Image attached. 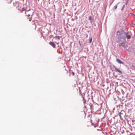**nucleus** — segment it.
<instances>
[{
    "label": "nucleus",
    "instance_id": "aec40b11",
    "mask_svg": "<svg viewBox=\"0 0 135 135\" xmlns=\"http://www.w3.org/2000/svg\"><path fill=\"white\" fill-rule=\"evenodd\" d=\"M124 8V6H123V8Z\"/></svg>",
    "mask_w": 135,
    "mask_h": 135
},
{
    "label": "nucleus",
    "instance_id": "20e7f679",
    "mask_svg": "<svg viewBox=\"0 0 135 135\" xmlns=\"http://www.w3.org/2000/svg\"><path fill=\"white\" fill-rule=\"evenodd\" d=\"M113 66L114 67V68H115V70L116 71L118 72L121 74H122V73L120 70L118 69L117 68H116L115 66Z\"/></svg>",
    "mask_w": 135,
    "mask_h": 135
},
{
    "label": "nucleus",
    "instance_id": "39448f33",
    "mask_svg": "<svg viewBox=\"0 0 135 135\" xmlns=\"http://www.w3.org/2000/svg\"><path fill=\"white\" fill-rule=\"evenodd\" d=\"M125 34H126V36L125 37L127 38L128 39H130L131 38V36L130 35H128V33H126Z\"/></svg>",
    "mask_w": 135,
    "mask_h": 135
},
{
    "label": "nucleus",
    "instance_id": "dca6fc26",
    "mask_svg": "<svg viewBox=\"0 0 135 135\" xmlns=\"http://www.w3.org/2000/svg\"><path fill=\"white\" fill-rule=\"evenodd\" d=\"M96 121V123H95V125H96L98 123V122L97 121Z\"/></svg>",
    "mask_w": 135,
    "mask_h": 135
},
{
    "label": "nucleus",
    "instance_id": "412c9836",
    "mask_svg": "<svg viewBox=\"0 0 135 135\" xmlns=\"http://www.w3.org/2000/svg\"><path fill=\"white\" fill-rule=\"evenodd\" d=\"M57 44H59V43H58H58H57Z\"/></svg>",
    "mask_w": 135,
    "mask_h": 135
},
{
    "label": "nucleus",
    "instance_id": "f257e3e1",
    "mask_svg": "<svg viewBox=\"0 0 135 135\" xmlns=\"http://www.w3.org/2000/svg\"><path fill=\"white\" fill-rule=\"evenodd\" d=\"M126 33L124 32L123 30H118L117 32V35L118 36V42H120V39L123 38V35L124 34H125Z\"/></svg>",
    "mask_w": 135,
    "mask_h": 135
},
{
    "label": "nucleus",
    "instance_id": "f3484780",
    "mask_svg": "<svg viewBox=\"0 0 135 135\" xmlns=\"http://www.w3.org/2000/svg\"><path fill=\"white\" fill-rule=\"evenodd\" d=\"M91 123H92V124L93 125H94V123H92V120H91Z\"/></svg>",
    "mask_w": 135,
    "mask_h": 135
},
{
    "label": "nucleus",
    "instance_id": "f8f14e48",
    "mask_svg": "<svg viewBox=\"0 0 135 135\" xmlns=\"http://www.w3.org/2000/svg\"><path fill=\"white\" fill-rule=\"evenodd\" d=\"M92 38H91L89 40V43H91V42L92 41Z\"/></svg>",
    "mask_w": 135,
    "mask_h": 135
},
{
    "label": "nucleus",
    "instance_id": "4468645a",
    "mask_svg": "<svg viewBox=\"0 0 135 135\" xmlns=\"http://www.w3.org/2000/svg\"><path fill=\"white\" fill-rule=\"evenodd\" d=\"M89 20H91V17H90V16L89 17Z\"/></svg>",
    "mask_w": 135,
    "mask_h": 135
},
{
    "label": "nucleus",
    "instance_id": "0eeeda50",
    "mask_svg": "<svg viewBox=\"0 0 135 135\" xmlns=\"http://www.w3.org/2000/svg\"><path fill=\"white\" fill-rule=\"evenodd\" d=\"M25 13L26 15V16L28 17H29L30 15V14H29V13H28V11H26L25 12Z\"/></svg>",
    "mask_w": 135,
    "mask_h": 135
},
{
    "label": "nucleus",
    "instance_id": "a211bd4d",
    "mask_svg": "<svg viewBox=\"0 0 135 135\" xmlns=\"http://www.w3.org/2000/svg\"><path fill=\"white\" fill-rule=\"evenodd\" d=\"M79 44L80 45H81V44H80V41H79Z\"/></svg>",
    "mask_w": 135,
    "mask_h": 135
},
{
    "label": "nucleus",
    "instance_id": "6e6552de",
    "mask_svg": "<svg viewBox=\"0 0 135 135\" xmlns=\"http://www.w3.org/2000/svg\"><path fill=\"white\" fill-rule=\"evenodd\" d=\"M54 38L56 39H58V40H60V37L59 36H56Z\"/></svg>",
    "mask_w": 135,
    "mask_h": 135
},
{
    "label": "nucleus",
    "instance_id": "f03ea898",
    "mask_svg": "<svg viewBox=\"0 0 135 135\" xmlns=\"http://www.w3.org/2000/svg\"><path fill=\"white\" fill-rule=\"evenodd\" d=\"M18 9L20 11H24L26 8V5L25 4L22 3H20L18 4Z\"/></svg>",
    "mask_w": 135,
    "mask_h": 135
},
{
    "label": "nucleus",
    "instance_id": "2eb2a0df",
    "mask_svg": "<svg viewBox=\"0 0 135 135\" xmlns=\"http://www.w3.org/2000/svg\"><path fill=\"white\" fill-rule=\"evenodd\" d=\"M72 74H73V76H74V75H75V74H74V72H72Z\"/></svg>",
    "mask_w": 135,
    "mask_h": 135
},
{
    "label": "nucleus",
    "instance_id": "7ed1b4c3",
    "mask_svg": "<svg viewBox=\"0 0 135 135\" xmlns=\"http://www.w3.org/2000/svg\"><path fill=\"white\" fill-rule=\"evenodd\" d=\"M49 44L52 46L53 48H55L56 47V45L54 42H49Z\"/></svg>",
    "mask_w": 135,
    "mask_h": 135
},
{
    "label": "nucleus",
    "instance_id": "9b49d317",
    "mask_svg": "<svg viewBox=\"0 0 135 135\" xmlns=\"http://www.w3.org/2000/svg\"><path fill=\"white\" fill-rule=\"evenodd\" d=\"M124 112L123 111H121V112L119 113V117H120V118H121V117H122V116H121V114H122V113H121L122 112Z\"/></svg>",
    "mask_w": 135,
    "mask_h": 135
},
{
    "label": "nucleus",
    "instance_id": "423d86ee",
    "mask_svg": "<svg viewBox=\"0 0 135 135\" xmlns=\"http://www.w3.org/2000/svg\"><path fill=\"white\" fill-rule=\"evenodd\" d=\"M116 61L120 64H123L124 63L121 61L119 59H116Z\"/></svg>",
    "mask_w": 135,
    "mask_h": 135
},
{
    "label": "nucleus",
    "instance_id": "6ab92c4d",
    "mask_svg": "<svg viewBox=\"0 0 135 135\" xmlns=\"http://www.w3.org/2000/svg\"><path fill=\"white\" fill-rule=\"evenodd\" d=\"M79 91H80V93L81 91H80V89L79 90Z\"/></svg>",
    "mask_w": 135,
    "mask_h": 135
},
{
    "label": "nucleus",
    "instance_id": "ddd939ff",
    "mask_svg": "<svg viewBox=\"0 0 135 135\" xmlns=\"http://www.w3.org/2000/svg\"><path fill=\"white\" fill-rule=\"evenodd\" d=\"M90 109H92V105L90 104Z\"/></svg>",
    "mask_w": 135,
    "mask_h": 135
},
{
    "label": "nucleus",
    "instance_id": "4be33fe9",
    "mask_svg": "<svg viewBox=\"0 0 135 135\" xmlns=\"http://www.w3.org/2000/svg\"><path fill=\"white\" fill-rule=\"evenodd\" d=\"M117 7V6H116V7H115L116 8Z\"/></svg>",
    "mask_w": 135,
    "mask_h": 135
},
{
    "label": "nucleus",
    "instance_id": "9d476101",
    "mask_svg": "<svg viewBox=\"0 0 135 135\" xmlns=\"http://www.w3.org/2000/svg\"><path fill=\"white\" fill-rule=\"evenodd\" d=\"M81 95H82V97L83 98V100H84L83 102L84 103H85L86 102V101L85 100V99L84 97H83V96L82 95V94H81Z\"/></svg>",
    "mask_w": 135,
    "mask_h": 135
},
{
    "label": "nucleus",
    "instance_id": "1a4fd4ad",
    "mask_svg": "<svg viewBox=\"0 0 135 135\" xmlns=\"http://www.w3.org/2000/svg\"><path fill=\"white\" fill-rule=\"evenodd\" d=\"M125 44L124 42H122V43H120L119 45V46H125Z\"/></svg>",
    "mask_w": 135,
    "mask_h": 135
}]
</instances>
